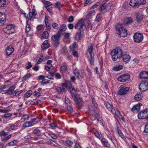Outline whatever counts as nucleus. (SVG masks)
<instances>
[{"mask_svg": "<svg viewBox=\"0 0 148 148\" xmlns=\"http://www.w3.org/2000/svg\"><path fill=\"white\" fill-rule=\"evenodd\" d=\"M86 19H81L75 26V29H78V31L75 36V39L77 41L81 40L84 35V29L86 27L84 21Z\"/></svg>", "mask_w": 148, "mask_h": 148, "instance_id": "nucleus-1", "label": "nucleus"}, {"mask_svg": "<svg viewBox=\"0 0 148 148\" xmlns=\"http://www.w3.org/2000/svg\"><path fill=\"white\" fill-rule=\"evenodd\" d=\"M122 53L121 49L119 48H116L112 50L110 53L112 60L115 61L120 58L122 56Z\"/></svg>", "mask_w": 148, "mask_h": 148, "instance_id": "nucleus-2", "label": "nucleus"}, {"mask_svg": "<svg viewBox=\"0 0 148 148\" xmlns=\"http://www.w3.org/2000/svg\"><path fill=\"white\" fill-rule=\"evenodd\" d=\"M116 33L120 37H125L127 35V32L126 29L123 27L122 25L119 24L116 27Z\"/></svg>", "mask_w": 148, "mask_h": 148, "instance_id": "nucleus-3", "label": "nucleus"}, {"mask_svg": "<svg viewBox=\"0 0 148 148\" xmlns=\"http://www.w3.org/2000/svg\"><path fill=\"white\" fill-rule=\"evenodd\" d=\"M60 38V35L58 33L56 34L53 35L52 36L51 38L52 43L54 47H56L59 45Z\"/></svg>", "mask_w": 148, "mask_h": 148, "instance_id": "nucleus-4", "label": "nucleus"}, {"mask_svg": "<svg viewBox=\"0 0 148 148\" xmlns=\"http://www.w3.org/2000/svg\"><path fill=\"white\" fill-rule=\"evenodd\" d=\"M139 89L141 91L144 92L148 89V82L147 81H143L140 83Z\"/></svg>", "mask_w": 148, "mask_h": 148, "instance_id": "nucleus-5", "label": "nucleus"}, {"mask_svg": "<svg viewBox=\"0 0 148 148\" xmlns=\"http://www.w3.org/2000/svg\"><path fill=\"white\" fill-rule=\"evenodd\" d=\"M133 38L135 42L139 43L143 41V36L141 33H136L134 35Z\"/></svg>", "mask_w": 148, "mask_h": 148, "instance_id": "nucleus-6", "label": "nucleus"}, {"mask_svg": "<svg viewBox=\"0 0 148 148\" xmlns=\"http://www.w3.org/2000/svg\"><path fill=\"white\" fill-rule=\"evenodd\" d=\"M119 88L118 93V94L121 95L126 94L130 89L129 87H126L125 85L121 86Z\"/></svg>", "mask_w": 148, "mask_h": 148, "instance_id": "nucleus-7", "label": "nucleus"}, {"mask_svg": "<svg viewBox=\"0 0 148 148\" xmlns=\"http://www.w3.org/2000/svg\"><path fill=\"white\" fill-rule=\"evenodd\" d=\"M138 118L140 119L148 118V109H146L140 112L138 115Z\"/></svg>", "mask_w": 148, "mask_h": 148, "instance_id": "nucleus-8", "label": "nucleus"}, {"mask_svg": "<svg viewBox=\"0 0 148 148\" xmlns=\"http://www.w3.org/2000/svg\"><path fill=\"white\" fill-rule=\"evenodd\" d=\"M130 77L129 74H125L120 76L117 79L119 81L123 82L128 80Z\"/></svg>", "mask_w": 148, "mask_h": 148, "instance_id": "nucleus-9", "label": "nucleus"}, {"mask_svg": "<svg viewBox=\"0 0 148 148\" xmlns=\"http://www.w3.org/2000/svg\"><path fill=\"white\" fill-rule=\"evenodd\" d=\"M135 16L136 21L139 24L141 23L143 21V19L145 18L144 15L139 12H137L136 13Z\"/></svg>", "mask_w": 148, "mask_h": 148, "instance_id": "nucleus-10", "label": "nucleus"}, {"mask_svg": "<svg viewBox=\"0 0 148 148\" xmlns=\"http://www.w3.org/2000/svg\"><path fill=\"white\" fill-rule=\"evenodd\" d=\"M6 28L9 32H6L8 34H12L14 32V31L15 27L14 25L11 24L7 25Z\"/></svg>", "mask_w": 148, "mask_h": 148, "instance_id": "nucleus-11", "label": "nucleus"}, {"mask_svg": "<svg viewBox=\"0 0 148 148\" xmlns=\"http://www.w3.org/2000/svg\"><path fill=\"white\" fill-rule=\"evenodd\" d=\"M14 50V48L12 46L8 47L5 49L6 55L9 56L11 55Z\"/></svg>", "mask_w": 148, "mask_h": 148, "instance_id": "nucleus-12", "label": "nucleus"}, {"mask_svg": "<svg viewBox=\"0 0 148 148\" xmlns=\"http://www.w3.org/2000/svg\"><path fill=\"white\" fill-rule=\"evenodd\" d=\"M104 105L108 110L112 113H114V111H113V108L112 105L110 104L108 101H105Z\"/></svg>", "mask_w": 148, "mask_h": 148, "instance_id": "nucleus-13", "label": "nucleus"}, {"mask_svg": "<svg viewBox=\"0 0 148 148\" xmlns=\"http://www.w3.org/2000/svg\"><path fill=\"white\" fill-rule=\"evenodd\" d=\"M66 29L67 27L66 25L64 24H63L61 25L60 28L59 29L58 33L61 35L63 34Z\"/></svg>", "mask_w": 148, "mask_h": 148, "instance_id": "nucleus-14", "label": "nucleus"}, {"mask_svg": "<svg viewBox=\"0 0 148 148\" xmlns=\"http://www.w3.org/2000/svg\"><path fill=\"white\" fill-rule=\"evenodd\" d=\"M67 87L64 85L62 84V87L57 86L56 87V90L59 93H61L62 91L64 92L65 89Z\"/></svg>", "mask_w": 148, "mask_h": 148, "instance_id": "nucleus-15", "label": "nucleus"}, {"mask_svg": "<svg viewBox=\"0 0 148 148\" xmlns=\"http://www.w3.org/2000/svg\"><path fill=\"white\" fill-rule=\"evenodd\" d=\"M68 65L65 62L64 63L60 68V71L62 73L66 72L67 70Z\"/></svg>", "mask_w": 148, "mask_h": 148, "instance_id": "nucleus-16", "label": "nucleus"}, {"mask_svg": "<svg viewBox=\"0 0 148 148\" xmlns=\"http://www.w3.org/2000/svg\"><path fill=\"white\" fill-rule=\"evenodd\" d=\"M95 13V10L93 9H91L89 13L86 16L87 20H89L92 18V16L94 15Z\"/></svg>", "mask_w": 148, "mask_h": 148, "instance_id": "nucleus-17", "label": "nucleus"}, {"mask_svg": "<svg viewBox=\"0 0 148 148\" xmlns=\"http://www.w3.org/2000/svg\"><path fill=\"white\" fill-rule=\"evenodd\" d=\"M47 40L44 41L41 46V48L43 50H45L48 48L50 46V44L48 43Z\"/></svg>", "mask_w": 148, "mask_h": 148, "instance_id": "nucleus-18", "label": "nucleus"}, {"mask_svg": "<svg viewBox=\"0 0 148 148\" xmlns=\"http://www.w3.org/2000/svg\"><path fill=\"white\" fill-rule=\"evenodd\" d=\"M140 77L142 78L148 79V71H143L140 73Z\"/></svg>", "mask_w": 148, "mask_h": 148, "instance_id": "nucleus-19", "label": "nucleus"}, {"mask_svg": "<svg viewBox=\"0 0 148 148\" xmlns=\"http://www.w3.org/2000/svg\"><path fill=\"white\" fill-rule=\"evenodd\" d=\"M138 0H131L130 2V5L134 7H136L139 6Z\"/></svg>", "mask_w": 148, "mask_h": 148, "instance_id": "nucleus-20", "label": "nucleus"}, {"mask_svg": "<svg viewBox=\"0 0 148 148\" xmlns=\"http://www.w3.org/2000/svg\"><path fill=\"white\" fill-rule=\"evenodd\" d=\"M110 6L108 4L106 5V3L102 4V12H105L109 10Z\"/></svg>", "mask_w": 148, "mask_h": 148, "instance_id": "nucleus-21", "label": "nucleus"}, {"mask_svg": "<svg viewBox=\"0 0 148 148\" xmlns=\"http://www.w3.org/2000/svg\"><path fill=\"white\" fill-rule=\"evenodd\" d=\"M121 57H123V61L126 63H128L130 60V56L129 55H124Z\"/></svg>", "mask_w": 148, "mask_h": 148, "instance_id": "nucleus-22", "label": "nucleus"}, {"mask_svg": "<svg viewBox=\"0 0 148 148\" xmlns=\"http://www.w3.org/2000/svg\"><path fill=\"white\" fill-rule=\"evenodd\" d=\"M133 19L131 17H128L125 18L124 21V23L126 25H128L133 22Z\"/></svg>", "mask_w": 148, "mask_h": 148, "instance_id": "nucleus-23", "label": "nucleus"}, {"mask_svg": "<svg viewBox=\"0 0 148 148\" xmlns=\"http://www.w3.org/2000/svg\"><path fill=\"white\" fill-rule=\"evenodd\" d=\"M15 88V86H12L10 87V88L7 90H5V93H7V94L10 95L12 94L14 90V89Z\"/></svg>", "mask_w": 148, "mask_h": 148, "instance_id": "nucleus-24", "label": "nucleus"}, {"mask_svg": "<svg viewBox=\"0 0 148 148\" xmlns=\"http://www.w3.org/2000/svg\"><path fill=\"white\" fill-rule=\"evenodd\" d=\"M142 105L141 103H139L138 104L135 105L131 109L132 111H134L135 110L138 111L140 109V107Z\"/></svg>", "mask_w": 148, "mask_h": 148, "instance_id": "nucleus-25", "label": "nucleus"}, {"mask_svg": "<svg viewBox=\"0 0 148 148\" xmlns=\"http://www.w3.org/2000/svg\"><path fill=\"white\" fill-rule=\"evenodd\" d=\"M93 48L92 47V44H91L90 46L88 48V52H89L90 56H94L95 54L93 52Z\"/></svg>", "mask_w": 148, "mask_h": 148, "instance_id": "nucleus-26", "label": "nucleus"}, {"mask_svg": "<svg viewBox=\"0 0 148 148\" xmlns=\"http://www.w3.org/2000/svg\"><path fill=\"white\" fill-rule=\"evenodd\" d=\"M5 15L0 12V23L3 24L5 21Z\"/></svg>", "mask_w": 148, "mask_h": 148, "instance_id": "nucleus-27", "label": "nucleus"}, {"mask_svg": "<svg viewBox=\"0 0 148 148\" xmlns=\"http://www.w3.org/2000/svg\"><path fill=\"white\" fill-rule=\"evenodd\" d=\"M97 7H98L101 11H102V4L101 3L99 2L96 3L94 5L92 6V9H93Z\"/></svg>", "mask_w": 148, "mask_h": 148, "instance_id": "nucleus-28", "label": "nucleus"}, {"mask_svg": "<svg viewBox=\"0 0 148 148\" xmlns=\"http://www.w3.org/2000/svg\"><path fill=\"white\" fill-rule=\"evenodd\" d=\"M42 129V127H36L34 130L33 133L35 134H41V131Z\"/></svg>", "mask_w": 148, "mask_h": 148, "instance_id": "nucleus-29", "label": "nucleus"}, {"mask_svg": "<svg viewBox=\"0 0 148 148\" xmlns=\"http://www.w3.org/2000/svg\"><path fill=\"white\" fill-rule=\"evenodd\" d=\"M34 124L31 121H27L25 122L22 126L24 128L31 126Z\"/></svg>", "mask_w": 148, "mask_h": 148, "instance_id": "nucleus-30", "label": "nucleus"}, {"mask_svg": "<svg viewBox=\"0 0 148 148\" xmlns=\"http://www.w3.org/2000/svg\"><path fill=\"white\" fill-rule=\"evenodd\" d=\"M74 100L76 104L77 105H80L82 104V98L76 97L75 98Z\"/></svg>", "mask_w": 148, "mask_h": 148, "instance_id": "nucleus-31", "label": "nucleus"}, {"mask_svg": "<svg viewBox=\"0 0 148 148\" xmlns=\"http://www.w3.org/2000/svg\"><path fill=\"white\" fill-rule=\"evenodd\" d=\"M75 75L78 78H79V77L80 76L81 77H83V75L82 74H81L79 71L75 70L73 71Z\"/></svg>", "mask_w": 148, "mask_h": 148, "instance_id": "nucleus-32", "label": "nucleus"}, {"mask_svg": "<svg viewBox=\"0 0 148 148\" xmlns=\"http://www.w3.org/2000/svg\"><path fill=\"white\" fill-rule=\"evenodd\" d=\"M32 75V74L31 73L26 74L22 77L23 81H26L28 79L30 78Z\"/></svg>", "mask_w": 148, "mask_h": 148, "instance_id": "nucleus-33", "label": "nucleus"}, {"mask_svg": "<svg viewBox=\"0 0 148 148\" xmlns=\"http://www.w3.org/2000/svg\"><path fill=\"white\" fill-rule=\"evenodd\" d=\"M18 142V141L17 140H14L9 143L8 145L10 146H14L17 144Z\"/></svg>", "mask_w": 148, "mask_h": 148, "instance_id": "nucleus-34", "label": "nucleus"}, {"mask_svg": "<svg viewBox=\"0 0 148 148\" xmlns=\"http://www.w3.org/2000/svg\"><path fill=\"white\" fill-rule=\"evenodd\" d=\"M32 93V91L29 90L27 91L24 95L25 98H28L30 97Z\"/></svg>", "mask_w": 148, "mask_h": 148, "instance_id": "nucleus-35", "label": "nucleus"}, {"mask_svg": "<svg viewBox=\"0 0 148 148\" xmlns=\"http://www.w3.org/2000/svg\"><path fill=\"white\" fill-rule=\"evenodd\" d=\"M123 68L122 65H116L113 67V69L115 71H118L122 69Z\"/></svg>", "mask_w": 148, "mask_h": 148, "instance_id": "nucleus-36", "label": "nucleus"}, {"mask_svg": "<svg viewBox=\"0 0 148 148\" xmlns=\"http://www.w3.org/2000/svg\"><path fill=\"white\" fill-rule=\"evenodd\" d=\"M143 95L142 94H137L134 97L135 99L137 101H139L142 98Z\"/></svg>", "mask_w": 148, "mask_h": 148, "instance_id": "nucleus-37", "label": "nucleus"}, {"mask_svg": "<svg viewBox=\"0 0 148 148\" xmlns=\"http://www.w3.org/2000/svg\"><path fill=\"white\" fill-rule=\"evenodd\" d=\"M18 126L15 124L11 125L10 127L8 128V130L9 131H11L12 130H15L16 129V127Z\"/></svg>", "mask_w": 148, "mask_h": 148, "instance_id": "nucleus-38", "label": "nucleus"}, {"mask_svg": "<svg viewBox=\"0 0 148 148\" xmlns=\"http://www.w3.org/2000/svg\"><path fill=\"white\" fill-rule=\"evenodd\" d=\"M49 35L48 32L47 31H45L42 33V36L44 38L47 39L48 38Z\"/></svg>", "mask_w": 148, "mask_h": 148, "instance_id": "nucleus-39", "label": "nucleus"}, {"mask_svg": "<svg viewBox=\"0 0 148 148\" xmlns=\"http://www.w3.org/2000/svg\"><path fill=\"white\" fill-rule=\"evenodd\" d=\"M6 4V0H0V8L4 7Z\"/></svg>", "mask_w": 148, "mask_h": 148, "instance_id": "nucleus-40", "label": "nucleus"}, {"mask_svg": "<svg viewBox=\"0 0 148 148\" xmlns=\"http://www.w3.org/2000/svg\"><path fill=\"white\" fill-rule=\"evenodd\" d=\"M94 56H90V57L89 58L90 62V64L91 65H93L94 64Z\"/></svg>", "mask_w": 148, "mask_h": 148, "instance_id": "nucleus-41", "label": "nucleus"}, {"mask_svg": "<svg viewBox=\"0 0 148 148\" xmlns=\"http://www.w3.org/2000/svg\"><path fill=\"white\" fill-rule=\"evenodd\" d=\"M92 103L93 105V106L92 105L91 106L92 107H94L95 108H97V104L96 102L95 99L94 98H92Z\"/></svg>", "mask_w": 148, "mask_h": 148, "instance_id": "nucleus-42", "label": "nucleus"}, {"mask_svg": "<svg viewBox=\"0 0 148 148\" xmlns=\"http://www.w3.org/2000/svg\"><path fill=\"white\" fill-rule=\"evenodd\" d=\"M102 142L103 143V144L106 147H110V144L108 143V141L106 140H102Z\"/></svg>", "mask_w": 148, "mask_h": 148, "instance_id": "nucleus-43", "label": "nucleus"}, {"mask_svg": "<svg viewBox=\"0 0 148 148\" xmlns=\"http://www.w3.org/2000/svg\"><path fill=\"white\" fill-rule=\"evenodd\" d=\"M28 22V21H26V23L27 24V25L26 26V27L25 29V31L26 32H28L31 29V27L29 25L27 24Z\"/></svg>", "mask_w": 148, "mask_h": 148, "instance_id": "nucleus-44", "label": "nucleus"}, {"mask_svg": "<svg viewBox=\"0 0 148 148\" xmlns=\"http://www.w3.org/2000/svg\"><path fill=\"white\" fill-rule=\"evenodd\" d=\"M138 2L139 5L145 4L146 2L145 0H138Z\"/></svg>", "mask_w": 148, "mask_h": 148, "instance_id": "nucleus-45", "label": "nucleus"}, {"mask_svg": "<svg viewBox=\"0 0 148 148\" xmlns=\"http://www.w3.org/2000/svg\"><path fill=\"white\" fill-rule=\"evenodd\" d=\"M52 27L56 29H58V25L55 22H54L52 24Z\"/></svg>", "mask_w": 148, "mask_h": 148, "instance_id": "nucleus-46", "label": "nucleus"}, {"mask_svg": "<svg viewBox=\"0 0 148 148\" xmlns=\"http://www.w3.org/2000/svg\"><path fill=\"white\" fill-rule=\"evenodd\" d=\"M48 134L49 136H51L52 138L54 139H56L58 138L57 136L52 133L49 134Z\"/></svg>", "mask_w": 148, "mask_h": 148, "instance_id": "nucleus-47", "label": "nucleus"}, {"mask_svg": "<svg viewBox=\"0 0 148 148\" xmlns=\"http://www.w3.org/2000/svg\"><path fill=\"white\" fill-rule=\"evenodd\" d=\"M33 94L34 96L37 97H39L40 95V93L36 91H35L34 92Z\"/></svg>", "mask_w": 148, "mask_h": 148, "instance_id": "nucleus-48", "label": "nucleus"}, {"mask_svg": "<svg viewBox=\"0 0 148 148\" xmlns=\"http://www.w3.org/2000/svg\"><path fill=\"white\" fill-rule=\"evenodd\" d=\"M55 77L57 79H60L61 78V76L59 73H56L55 74Z\"/></svg>", "mask_w": 148, "mask_h": 148, "instance_id": "nucleus-49", "label": "nucleus"}, {"mask_svg": "<svg viewBox=\"0 0 148 148\" xmlns=\"http://www.w3.org/2000/svg\"><path fill=\"white\" fill-rule=\"evenodd\" d=\"M67 109L69 111L72 112L73 111V108H72L71 106H69L68 105L67 106Z\"/></svg>", "mask_w": 148, "mask_h": 148, "instance_id": "nucleus-50", "label": "nucleus"}, {"mask_svg": "<svg viewBox=\"0 0 148 148\" xmlns=\"http://www.w3.org/2000/svg\"><path fill=\"white\" fill-rule=\"evenodd\" d=\"M29 118V116L27 114H24L23 115L21 119H23L24 120L27 119Z\"/></svg>", "mask_w": 148, "mask_h": 148, "instance_id": "nucleus-51", "label": "nucleus"}, {"mask_svg": "<svg viewBox=\"0 0 148 148\" xmlns=\"http://www.w3.org/2000/svg\"><path fill=\"white\" fill-rule=\"evenodd\" d=\"M32 66V65L30 62H27V65L26 67L27 69H29L31 68Z\"/></svg>", "mask_w": 148, "mask_h": 148, "instance_id": "nucleus-52", "label": "nucleus"}, {"mask_svg": "<svg viewBox=\"0 0 148 148\" xmlns=\"http://www.w3.org/2000/svg\"><path fill=\"white\" fill-rule=\"evenodd\" d=\"M117 132L121 138H123L124 137L123 135L120 130L117 129Z\"/></svg>", "mask_w": 148, "mask_h": 148, "instance_id": "nucleus-53", "label": "nucleus"}, {"mask_svg": "<svg viewBox=\"0 0 148 148\" xmlns=\"http://www.w3.org/2000/svg\"><path fill=\"white\" fill-rule=\"evenodd\" d=\"M45 76L43 75H40L38 77V80L45 79Z\"/></svg>", "mask_w": 148, "mask_h": 148, "instance_id": "nucleus-54", "label": "nucleus"}, {"mask_svg": "<svg viewBox=\"0 0 148 148\" xmlns=\"http://www.w3.org/2000/svg\"><path fill=\"white\" fill-rule=\"evenodd\" d=\"M101 15L100 14H98L96 16V19L97 21H100L101 19Z\"/></svg>", "mask_w": 148, "mask_h": 148, "instance_id": "nucleus-55", "label": "nucleus"}, {"mask_svg": "<svg viewBox=\"0 0 148 148\" xmlns=\"http://www.w3.org/2000/svg\"><path fill=\"white\" fill-rule=\"evenodd\" d=\"M56 7L58 8H60L62 6V5L60 3L56 2Z\"/></svg>", "mask_w": 148, "mask_h": 148, "instance_id": "nucleus-56", "label": "nucleus"}, {"mask_svg": "<svg viewBox=\"0 0 148 148\" xmlns=\"http://www.w3.org/2000/svg\"><path fill=\"white\" fill-rule=\"evenodd\" d=\"M72 53L74 57H78V53L77 51L73 50L72 52Z\"/></svg>", "mask_w": 148, "mask_h": 148, "instance_id": "nucleus-57", "label": "nucleus"}, {"mask_svg": "<svg viewBox=\"0 0 148 148\" xmlns=\"http://www.w3.org/2000/svg\"><path fill=\"white\" fill-rule=\"evenodd\" d=\"M46 28L48 30L50 31L51 28V26L49 23L45 24Z\"/></svg>", "mask_w": 148, "mask_h": 148, "instance_id": "nucleus-58", "label": "nucleus"}, {"mask_svg": "<svg viewBox=\"0 0 148 148\" xmlns=\"http://www.w3.org/2000/svg\"><path fill=\"white\" fill-rule=\"evenodd\" d=\"M33 16V14H32L30 12H29V20L30 21H32V20L33 19H32V17Z\"/></svg>", "mask_w": 148, "mask_h": 148, "instance_id": "nucleus-59", "label": "nucleus"}, {"mask_svg": "<svg viewBox=\"0 0 148 148\" xmlns=\"http://www.w3.org/2000/svg\"><path fill=\"white\" fill-rule=\"evenodd\" d=\"M67 144L71 146L73 144V143L72 141H71L69 140H67L66 141Z\"/></svg>", "mask_w": 148, "mask_h": 148, "instance_id": "nucleus-60", "label": "nucleus"}, {"mask_svg": "<svg viewBox=\"0 0 148 148\" xmlns=\"http://www.w3.org/2000/svg\"><path fill=\"white\" fill-rule=\"evenodd\" d=\"M65 103L67 105L70 103L69 99V98L66 97L65 98Z\"/></svg>", "mask_w": 148, "mask_h": 148, "instance_id": "nucleus-61", "label": "nucleus"}, {"mask_svg": "<svg viewBox=\"0 0 148 148\" xmlns=\"http://www.w3.org/2000/svg\"><path fill=\"white\" fill-rule=\"evenodd\" d=\"M70 33H66L64 35V37L68 39L70 37Z\"/></svg>", "mask_w": 148, "mask_h": 148, "instance_id": "nucleus-62", "label": "nucleus"}, {"mask_svg": "<svg viewBox=\"0 0 148 148\" xmlns=\"http://www.w3.org/2000/svg\"><path fill=\"white\" fill-rule=\"evenodd\" d=\"M144 132L146 133H148V123L145 125Z\"/></svg>", "mask_w": 148, "mask_h": 148, "instance_id": "nucleus-63", "label": "nucleus"}, {"mask_svg": "<svg viewBox=\"0 0 148 148\" xmlns=\"http://www.w3.org/2000/svg\"><path fill=\"white\" fill-rule=\"evenodd\" d=\"M74 18L73 16H70L69 18L68 21L69 23H71L73 21Z\"/></svg>", "mask_w": 148, "mask_h": 148, "instance_id": "nucleus-64", "label": "nucleus"}]
</instances>
